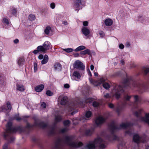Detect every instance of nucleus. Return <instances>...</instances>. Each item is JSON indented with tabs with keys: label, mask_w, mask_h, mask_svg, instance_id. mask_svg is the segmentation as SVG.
Returning <instances> with one entry per match:
<instances>
[{
	"label": "nucleus",
	"mask_w": 149,
	"mask_h": 149,
	"mask_svg": "<svg viewBox=\"0 0 149 149\" xmlns=\"http://www.w3.org/2000/svg\"><path fill=\"white\" fill-rule=\"evenodd\" d=\"M96 147L93 141L90 142L85 147L87 149H95Z\"/></svg>",
	"instance_id": "f8f14e48"
},
{
	"label": "nucleus",
	"mask_w": 149,
	"mask_h": 149,
	"mask_svg": "<svg viewBox=\"0 0 149 149\" xmlns=\"http://www.w3.org/2000/svg\"><path fill=\"white\" fill-rule=\"evenodd\" d=\"M131 97V96L129 95L128 94H126L124 96V99L126 101H129Z\"/></svg>",
	"instance_id": "c85d7f7f"
},
{
	"label": "nucleus",
	"mask_w": 149,
	"mask_h": 149,
	"mask_svg": "<svg viewBox=\"0 0 149 149\" xmlns=\"http://www.w3.org/2000/svg\"><path fill=\"white\" fill-rule=\"evenodd\" d=\"M144 73L146 74L149 72V68L148 67H144L143 68Z\"/></svg>",
	"instance_id": "e433bc0d"
},
{
	"label": "nucleus",
	"mask_w": 149,
	"mask_h": 149,
	"mask_svg": "<svg viewBox=\"0 0 149 149\" xmlns=\"http://www.w3.org/2000/svg\"><path fill=\"white\" fill-rule=\"evenodd\" d=\"M133 124L131 123L128 122L125 123H122L119 126H118L116 124L113 123L110 124L109 127L112 132L114 131L122 128H129L128 131H125V133L130 135H131L134 132L133 130L130 128L131 126Z\"/></svg>",
	"instance_id": "f03ea898"
},
{
	"label": "nucleus",
	"mask_w": 149,
	"mask_h": 149,
	"mask_svg": "<svg viewBox=\"0 0 149 149\" xmlns=\"http://www.w3.org/2000/svg\"><path fill=\"white\" fill-rule=\"evenodd\" d=\"M83 34L85 36H88L90 33V30L87 28L84 27L81 29Z\"/></svg>",
	"instance_id": "dca6fc26"
},
{
	"label": "nucleus",
	"mask_w": 149,
	"mask_h": 149,
	"mask_svg": "<svg viewBox=\"0 0 149 149\" xmlns=\"http://www.w3.org/2000/svg\"><path fill=\"white\" fill-rule=\"evenodd\" d=\"M17 89L18 90L20 91H23L24 90V87L22 85L17 84Z\"/></svg>",
	"instance_id": "5701e85b"
},
{
	"label": "nucleus",
	"mask_w": 149,
	"mask_h": 149,
	"mask_svg": "<svg viewBox=\"0 0 149 149\" xmlns=\"http://www.w3.org/2000/svg\"><path fill=\"white\" fill-rule=\"evenodd\" d=\"M110 96L109 93H107L104 95V97L106 98H108L110 97Z\"/></svg>",
	"instance_id": "864d4df0"
},
{
	"label": "nucleus",
	"mask_w": 149,
	"mask_h": 149,
	"mask_svg": "<svg viewBox=\"0 0 149 149\" xmlns=\"http://www.w3.org/2000/svg\"><path fill=\"white\" fill-rule=\"evenodd\" d=\"M6 105L8 109L10 111L12 109V106L10 102L9 101H7L6 102Z\"/></svg>",
	"instance_id": "f704fd0d"
},
{
	"label": "nucleus",
	"mask_w": 149,
	"mask_h": 149,
	"mask_svg": "<svg viewBox=\"0 0 149 149\" xmlns=\"http://www.w3.org/2000/svg\"><path fill=\"white\" fill-rule=\"evenodd\" d=\"M73 66L74 68L82 70H84L85 68V67L83 63L78 60H77L74 62Z\"/></svg>",
	"instance_id": "6e6552de"
},
{
	"label": "nucleus",
	"mask_w": 149,
	"mask_h": 149,
	"mask_svg": "<svg viewBox=\"0 0 149 149\" xmlns=\"http://www.w3.org/2000/svg\"><path fill=\"white\" fill-rule=\"evenodd\" d=\"M93 130H90L88 129L86 130L85 131L86 134L87 135H91L93 133Z\"/></svg>",
	"instance_id": "c756f323"
},
{
	"label": "nucleus",
	"mask_w": 149,
	"mask_h": 149,
	"mask_svg": "<svg viewBox=\"0 0 149 149\" xmlns=\"http://www.w3.org/2000/svg\"><path fill=\"white\" fill-rule=\"evenodd\" d=\"M55 6V4L54 3H52L50 4V7L52 9H54Z\"/></svg>",
	"instance_id": "8fccbe9b"
},
{
	"label": "nucleus",
	"mask_w": 149,
	"mask_h": 149,
	"mask_svg": "<svg viewBox=\"0 0 149 149\" xmlns=\"http://www.w3.org/2000/svg\"><path fill=\"white\" fill-rule=\"evenodd\" d=\"M133 140L135 143L138 144L140 142L145 143L146 142V140H143L142 138L137 134L134 135Z\"/></svg>",
	"instance_id": "1a4fd4ad"
},
{
	"label": "nucleus",
	"mask_w": 149,
	"mask_h": 149,
	"mask_svg": "<svg viewBox=\"0 0 149 149\" xmlns=\"http://www.w3.org/2000/svg\"><path fill=\"white\" fill-rule=\"evenodd\" d=\"M34 70L35 71L37 69V64L36 63H35L34 64Z\"/></svg>",
	"instance_id": "09e8293b"
},
{
	"label": "nucleus",
	"mask_w": 149,
	"mask_h": 149,
	"mask_svg": "<svg viewBox=\"0 0 149 149\" xmlns=\"http://www.w3.org/2000/svg\"><path fill=\"white\" fill-rule=\"evenodd\" d=\"M106 119L104 117L99 116L95 120V123L97 125L102 124L105 122Z\"/></svg>",
	"instance_id": "9d476101"
},
{
	"label": "nucleus",
	"mask_w": 149,
	"mask_h": 149,
	"mask_svg": "<svg viewBox=\"0 0 149 149\" xmlns=\"http://www.w3.org/2000/svg\"><path fill=\"white\" fill-rule=\"evenodd\" d=\"M74 56L75 57H78L79 55V54L78 53H75V54H74Z\"/></svg>",
	"instance_id": "338daca9"
},
{
	"label": "nucleus",
	"mask_w": 149,
	"mask_h": 149,
	"mask_svg": "<svg viewBox=\"0 0 149 149\" xmlns=\"http://www.w3.org/2000/svg\"><path fill=\"white\" fill-rule=\"evenodd\" d=\"M36 19V17L33 14H30L29 15V20L33 21L34 20Z\"/></svg>",
	"instance_id": "cd10ccee"
},
{
	"label": "nucleus",
	"mask_w": 149,
	"mask_h": 149,
	"mask_svg": "<svg viewBox=\"0 0 149 149\" xmlns=\"http://www.w3.org/2000/svg\"><path fill=\"white\" fill-rule=\"evenodd\" d=\"M120 111L121 109H120L119 107H118L116 109V111L118 114L120 112Z\"/></svg>",
	"instance_id": "052dcab7"
},
{
	"label": "nucleus",
	"mask_w": 149,
	"mask_h": 149,
	"mask_svg": "<svg viewBox=\"0 0 149 149\" xmlns=\"http://www.w3.org/2000/svg\"><path fill=\"white\" fill-rule=\"evenodd\" d=\"M3 21L4 22L6 23V24H9L8 20L7 19L5 18L3 19Z\"/></svg>",
	"instance_id": "79ce46f5"
},
{
	"label": "nucleus",
	"mask_w": 149,
	"mask_h": 149,
	"mask_svg": "<svg viewBox=\"0 0 149 149\" xmlns=\"http://www.w3.org/2000/svg\"><path fill=\"white\" fill-rule=\"evenodd\" d=\"M29 117V116H22L21 118L19 117H17L16 118V119L17 121H19L21 120H23L24 121H26L27 120V118Z\"/></svg>",
	"instance_id": "412c9836"
},
{
	"label": "nucleus",
	"mask_w": 149,
	"mask_h": 149,
	"mask_svg": "<svg viewBox=\"0 0 149 149\" xmlns=\"http://www.w3.org/2000/svg\"><path fill=\"white\" fill-rule=\"evenodd\" d=\"M73 137L71 136H65L61 139H57L55 143L54 147L55 149H63L62 147L64 145H67L74 148H78L83 146L81 142L73 141Z\"/></svg>",
	"instance_id": "f257e3e1"
},
{
	"label": "nucleus",
	"mask_w": 149,
	"mask_h": 149,
	"mask_svg": "<svg viewBox=\"0 0 149 149\" xmlns=\"http://www.w3.org/2000/svg\"><path fill=\"white\" fill-rule=\"evenodd\" d=\"M123 92V87L120 86H116L115 89L112 91L113 95L116 98L118 99L120 97L121 94Z\"/></svg>",
	"instance_id": "423d86ee"
},
{
	"label": "nucleus",
	"mask_w": 149,
	"mask_h": 149,
	"mask_svg": "<svg viewBox=\"0 0 149 149\" xmlns=\"http://www.w3.org/2000/svg\"><path fill=\"white\" fill-rule=\"evenodd\" d=\"M51 44L49 42L46 41H45L43 44L42 45L39 46H38V49L40 50L42 52H45V51L51 48Z\"/></svg>",
	"instance_id": "0eeeda50"
},
{
	"label": "nucleus",
	"mask_w": 149,
	"mask_h": 149,
	"mask_svg": "<svg viewBox=\"0 0 149 149\" xmlns=\"http://www.w3.org/2000/svg\"><path fill=\"white\" fill-rule=\"evenodd\" d=\"M67 130V128H63L60 130V132L62 133H64Z\"/></svg>",
	"instance_id": "c03bdc74"
},
{
	"label": "nucleus",
	"mask_w": 149,
	"mask_h": 149,
	"mask_svg": "<svg viewBox=\"0 0 149 149\" xmlns=\"http://www.w3.org/2000/svg\"><path fill=\"white\" fill-rule=\"evenodd\" d=\"M61 120V116H55V121L56 122H58Z\"/></svg>",
	"instance_id": "72a5a7b5"
},
{
	"label": "nucleus",
	"mask_w": 149,
	"mask_h": 149,
	"mask_svg": "<svg viewBox=\"0 0 149 149\" xmlns=\"http://www.w3.org/2000/svg\"><path fill=\"white\" fill-rule=\"evenodd\" d=\"M51 30V28L49 26H47L44 31L46 35H48L49 33V31Z\"/></svg>",
	"instance_id": "bb28decb"
},
{
	"label": "nucleus",
	"mask_w": 149,
	"mask_h": 149,
	"mask_svg": "<svg viewBox=\"0 0 149 149\" xmlns=\"http://www.w3.org/2000/svg\"><path fill=\"white\" fill-rule=\"evenodd\" d=\"M54 68L56 70H60L61 68V65L60 64L56 63L54 65Z\"/></svg>",
	"instance_id": "b1692460"
},
{
	"label": "nucleus",
	"mask_w": 149,
	"mask_h": 149,
	"mask_svg": "<svg viewBox=\"0 0 149 149\" xmlns=\"http://www.w3.org/2000/svg\"><path fill=\"white\" fill-rule=\"evenodd\" d=\"M10 140L9 141L10 143H12L14 141L15 138H10Z\"/></svg>",
	"instance_id": "680f3d73"
},
{
	"label": "nucleus",
	"mask_w": 149,
	"mask_h": 149,
	"mask_svg": "<svg viewBox=\"0 0 149 149\" xmlns=\"http://www.w3.org/2000/svg\"><path fill=\"white\" fill-rule=\"evenodd\" d=\"M91 69V70H93L94 69V66L93 65H91L90 66Z\"/></svg>",
	"instance_id": "0e129e2a"
},
{
	"label": "nucleus",
	"mask_w": 149,
	"mask_h": 149,
	"mask_svg": "<svg viewBox=\"0 0 149 149\" xmlns=\"http://www.w3.org/2000/svg\"><path fill=\"white\" fill-rule=\"evenodd\" d=\"M93 107H97L99 105V103L95 101L93 102Z\"/></svg>",
	"instance_id": "a19ab883"
},
{
	"label": "nucleus",
	"mask_w": 149,
	"mask_h": 149,
	"mask_svg": "<svg viewBox=\"0 0 149 149\" xmlns=\"http://www.w3.org/2000/svg\"><path fill=\"white\" fill-rule=\"evenodd\" d=\"M113 21L110 19H106L104 21V23L107 26H111L113 24Z\"/></svg>",
	"instance_id": "f3484780"
},
{
	"label": "nucleus",
	"mask_w": 149,
	"mask_h": 149,
	"mask_svg": "<svg viewBox=\"0 0 149 149\" xmlns=\"http://www.w3.org/2000/svg\"><path fill=\"white\" fill-rule=\"evenodd\" d=\"M108 106L109 107L111 108H113L114 107V105L112 103H109L108 104Z\"/></svg>",
	"instance_id": "6e6d98bb"
},
{
	"label": "nucleus",
	"mask_w": 149,
	"mask_h": 149,
	"mask_svg": "<svg viewBox=\"0 0 149 149\" xmlns=\"http://www.w3.org/2000/svg\"><path fill=\"white\" fill-rule=\"evenodd\" d=\"M81 4V0H75L74 2L73 7L76 9L77 10H78L79 9L80 5Z\"/></svg>",
	"instance_id": "4468645a"
},
{
	"label": "nucleus",
	"mask_w": 149,
	"mask_h": 149,
	"mask_svg": "<svg viewBox=\"0 0 149 149\" xmlns=\"http://www.w3.org/2000/svg\"><path fill=\"white\" fill-rule=\"evenodd\" d=\"M64 87L65 88H68L70 87V85L68 84H64Z\"/></svg>",
	"instance_id": "13d9d810"
},
{
	"label": "nucleus",
	"mask_w": 149,
	"mask_h": 149,
	"mask_svg": "<svg viewBox=\"0 0 149 149\" xmlns=\"http://www.w3.org/2000/svg\"><path fill=\"white\" fill-rule=\"evenodd\" d=\"M88 22L87 21H84L83 22V25L84 26H87L88 25Z\"/></svg>",
	"instance_id": "603ef678"
},
{
	"label": "nucleus",
	"mask_w": 149,
	"mask_h": 149,
	"mask_svg": "<svg viewBox=\"0 0 149 149\" xmlns=\"http://www.w3.org/2000/svg\"><path fill=\"white\" fill-rule=\"evenodd\" d=\"M12 14L14 15L16 14L17 13L16 10L15 9L13 8H12Z\"/></svg>",
	"instance_id": "de8ad7c7"
},
{
	"label": "nucleus",
	"mask_w": 149,
	"mask_h": 149,
	"mask_svg": "<svg viewBox=\"0 0 149 149\" xmlns=\"http://www.w3.org/2000/svg\"><path fill=\"white\" fill-rule=\"evenodd\" d=\"M135 104H136L137 103L140 102L138 96L137 95H136L134 96Z\"/></svg>",
	"instance_id": "2f4dec72"
},
{
	"label": "nucleus",
	"mask_w": 149,
	"mask_h": 149,
	"mask_svg": "<svg viewBox=\"0 0 149 149\" xmlns=\"http://www.w3.org/2000/svg\"><path fill=\"white\" fill-rule=\"evenodd\" d=\"M63 124L65 126H67L70 123V121L69 120H66L63 122Z\"/></svg>",
	"instance_id": "ea45409f"
},
{
	"label": "nucleus",
	"mask_w": 149,
	"mask_h": 149,
	"mask_svg": "<svg viewBox=\"0 0 149 149\" xmlns=\"http://www.w3.org/2000/svg\"><path fill=\"white\" fill-rule=\"evenodd\" d=\"M41 106L42 108H45L46 107V104L45 102H43L41 105Z\"/></svg>",
	"instance_id": "49530a36"
},
{
	"label": "nucleus",
	"mask_w": 149,
	"mask_h": 149,
	"mask_svg": "<svg viewBox=\"0 0 149 149\" xmlns=\"http://www.w3.org/2000/svg\"><path fill=\"white\" fill-rule=\"evenodd\" d=\"M105 80L104 78H101L100 79L98 85L102 84L103 87L106 89H108L110 88V85L108 83L105 82Z\"/></svg>",
	"instance_id": "9b49d317"
},
{
	"label": "nucleus",
	"mask_w": 149,
	"mask_h": 149,
	"mask_svg": "<svg viewBox=\"0 0 149 149\" xmlns=\"http://www.w3.org/2000/svg\"><path fill=\"white\" fill-rule=\"evenodd\" d=\"M73 76L77 79H80L81 76L79 72L77 71H74L73 73Z\"/></svg>",
	"instance_id": "4be33fe9"
},
{
	"label": "nucleus",
	"mask_w": 149,
	"mask_h": 149,
	"mask_svg": "<svg viewBox=\"0 0 149 149\" xmlns=\"http://www.w3.org/2000/svg\"><path fill=\"white\" fill-rule=\"evenodd\" d=\"M8 143H6L3 146V149H7Z\"/></svg>",
	"instance_id": "4d7b16f0"
},
{
	"label": "nucleus",
	"mask_w": 149,
	"mask_h": 149,
	"mask_svg": "<svg viewBox=\"0 0 149 149\" xmlns=\"http://www.w3.org/2000/svg\"><path fill=\"white\" fill-rule=\"evenodd\" d=\"M55 132L54 129L53 128L49 131L48 133L49 135H52L54 134Z\"/></svg>",
	"instance_id": "58836bf2"
},
{
	"label": "nucleus",
	"mask_w": 149,
	"mask_h": 149,
	"mask_svg": "<svg viewBox=\"0 0 149 149\" xmlns=\"http://www.w3.org/2000/svg\"><path fill=\"white\" fill-rule=\"evenodd\" d=\"M124 47V46L122 44H120L119 45V48L121 49H123Z\"/></svg>",
	"instance_id": "5fc2aeb1"
},
{
	"label": "nucleus",
	"mask_w": 149,
	"mask_h": 149,
	"mask_svg": "<svg viewBox=\"0 0 149 149\" xmlns=\"http://www.w3.org/2000/svg\"><path fill=\"white\" fill-rule=\"evenodd\" d=\"M46 94L48 96H51L53 95V93L51 91L48 90L46 91Z\"/></svg>",
	"instance_id": "4c0bfd02"
},
{
	"label": "nucleus",
	"mask_w": 149,
	"mask_h": 149,
	"mask_svg": "<svg viewBox=\"0 0 149 149\" xmlns=\"http://www.w3.org/2000/svg\"><path fill=\"white\" fill-rule=\"evenodd\" d=\"M38 58L39 59L41 60L43 58V56L42 54H40L38 56Z\"/></svg>",
	"instance_id": "bf43d9fd"
},
{
	"label": "nucleus",
	"mask_w": 149,
	"mask_h": 149,
	"mask_svg": "<svg viewBox=\"0 0 149 149\" xmlns=\"http://www.w3.org/2000/svg\"><path fill=\"white\" fill-rule=\"evenodd\" d=\"M86 48V47L85 46L83 45H81L78 47L77 48L75 49H74V51L76 52H77L79 51L85 49Z\"/></svg>",
	"instance_id": "393cba45"
},
{
	"label": "nucleus",
	"mask_w": 149,
	"mask_h": 149,
	"mask_svg": "<svg viewBox=\"0 0 149 149\" xmlns=\"http://www.w3.org/2000/svg\"><path fill=\"white\" fill-rule=\"evenodd\" d=\"M128 81L129 80L128 79H126L124 80V84L125 85V86H126V84L128 83Z\"/></svg>",
	"instance_id": "3c124183"
},
{
	"label": "nucleus",
	"mask_w": 149,
	"mask_h": 149,
	"mask_svg": "<svg viewBox=\"0 0 149 149\" xmlns=\"http://www.w3.org/2000/svg\"><path fill=\"white\" fill-rule=\"evenodd\" d=\"M92 115V113L91 111H87L86 112V118H88L90 117Z\"/></svg>",
	"instance_id": "473e14b6"
},
{
	"label": "nucleus",
	"mask_w": 149,
	"mask_h": 149,
	"mask_svg": "<svg viewBox=\"0 0 149 149\" xmlns=\"http://www.w3.org/2000/svg\"><path fill=\"white\" fill-rule=\"evenodd\" d=\"M142 111V110L140 109L138 111H136L133 113L134 116L137 117H139L140 119L143 121L148 124L149 125V113L146 114L145 117H141V115Z\"/></svg>",
	"instance_id": "39448f33"
},
{
	"label": "nucleus",
	"mask_w": 149,
	"mask_h": 149,
	"mask_svg": "<svg viewBox=\"0 0 149 149\" xmlns=\"http://www.w3.org/2000/svg\"><path fill=\"white\" fill-rule=\"evenodd\" d=\"M99 34L101 37L103 38L104 36V33L102 31H101L99 32Z\"/></svg>",
	"instance_id": "a18cd8bd"
},
{
	"label": "nucleus",
	"mask_w": 149,
	"mask_h": 149,
	"mask_svg": "<svg viewBox=\"0 0 149 149\" xmlns=\"http://www.w3.org/2000/svg\"><path fill=\"white\" fill-rule=\"evenodd\" d=\"M37 50H35L33 51V52L34 54H36L38 53L39 52H42V51L40 50V49H38V47H37ZM40 50H41V49H40Z\"/></svg>",
	"instance_id": "37998d69"
},
{
	"label": "nucleus",
	"mask_w": 149,
	"mask_h": 149,
	"mask_svg": "<svg viewBox=\"0 0 149 149\" xmlns=\"http://www.w3.org/2000/svg\"><path fill=\"white\" fill-rule=\"evenodd\" d=\"M80 54H82L83 55H85L86 54L90 55L91 54V52L90 50L89 49H87L81 52Z\"/></svg>",
	"instance_id": "aec40b11"
},
{
	"label": "nucleus",
	"mask_w": 149,
	"mask_h": 149,
	"mask_svg": "<svg viewBox=\"0 0 149 149\" xmlns=\"http://www.w3.org/2000/svg\"><path fill=\"white\" fill-rule=\"evenodd\" d=\"M49 58L48 56L47 55H45L43 60L41 61V63L44 64L47 63L48 61Z\"/></svg>",
	"instance_id": "6ab92c4d"
},
{
	"label": "nucleus",
	"mask_w": 149,
	"mask_h": 149,
	"mask_svg": "<svg viewBox=\"0 0 149 149\" xmlns=\"http://www.w3.org/2000/svg\"><path fill=\"white\" fill-rule=\"evenodd\" d=\"M62 23L65 25H66L68 24L67 22L66 21L63 22Z\"/></svg>",
	"instance_id": "69168bd1"
},
{
	"label": "nucleus",
	"mask_w": 149,
	"mask_h": 149,
	"mask_svg": "<svg viewBox=\"0 0 149 149\" xmlns=\"http://www.w3.org/2000/svg\"><path fill=\"white\" fill-rule=\"evenodd\" d=\"M90 82L95 86H97L98 85L99 81H94L92 79H89Z\"/></svg>",
	"instance_id": "a878e982"
},
{
	"label": "nucleus",
	"mask_w": 149,
	"mask_h": 149,
	"mask_svg": "<svg viewBox=\"0 0 149 149\" xmlns=\"http://www.w3.org/2000/svg\"><path fill=\"white\" fill-rule=\"evenodd\" d=\"M35 125L37 126L43 128H45L47 126V124L43 122H36Z\"/></svg>",
	"instance_id": "2eb2a0df"
},
{
	"label": "nucleus",
	"mask_w": 149,
	"mask_h": 149,
	"mask_svg": "<svg viewBox=\"0 0 149 149\" xmlns=\"http://www.w3.org/2000/svg\"><path fill=\"white\" fill-rule=\"evenodd\" d=\"M96 147H98L102 149H104L106 147V142L101 138L98 137L93 141Z\"/></svg>",
	"instance_id": "20e7f679"
},
{
	"label": "nucleus",
	"mask_w": 149,
	"mask_h": 149,
	"mask_svg": "<svg viewBox=\"0 0 149 149\" xmlns=\"http://www.w3.org/2000/svg\"><path fill=\"white\" fill-rule=\"evenodd\" d=\"M12 123L11 122H8L6 126V132L4 133V137L6 139V137L8 135V133H14L18 131H22V128L21 127H12Z\"/></svg>",
	"instance_id": "7ed1b4c3"
},
{
	"label": "nucleus",
	"mask_w": 149,
	"mask_h": 149,
	"mask_svg": "<svg viewBox=\"0 0 149 149\" xmlns=\"http://www.w3.org/2000/svg\"><path fill=\"white\" fill-rule=\"evenodd\" d=\"M14 42L15 43H17L19 42V40L18 39H16L14 40Z\"/></svg>",
	"instance_id": "e2e57ef3"
},
{
	"label": "nucleus",
	"mask_w": 149,
	"mask_h": 149,
	"mask_svg": "<svg viewBox=\"0 0 149 149\" xmlns=\"http://www.w3.org/2000/svg\"><path fill=\"white\" fill-rule=\"evenodd\" d=\"M61 98L60 101L61 104L62 105H65L67 102V97L66 96H64L62 97L61 96H60L58 97V100H59Z\"/></svg>",
	"instance_id": "ddd939ff"
},
{
	"label": "nucleus",
	"mask_w": 149,
	"mask_h": 149,
	"mask_svg": "<svg viewBox=\"0 0 149 149\" xmlns=\"http://www.w3.org/2000/svg\"><path fill=\"white\" fill-rule=\"evenodd\" d=\"M120 63H121L122 65H123L125 63L124 61L123 60H121Z\"/></svg>",
	"instance_id": "774afa93"
},
{
	"label": "nucleus",
	"mask_w": 149,
	"mask_h": 149,
	"mask_svg": "<svg viewBox=\"0 0 149 149\" xmlns=\"http://www.w3.org/2000/svg\"><path fill=\"white\" fill-rule=\"evenodd\" d=\"M63 50L65 52L68 53L72 52L73 51V49L71 48L63 49Z\"/></svg>",
	"instance_id": "c9c22d12"
},
{
	"label": "nucleus",
	"mask_w": 149,
	"mask_h": 149,
	"mask_svg": "<svg viewBox=\"0 0 149 149\" xmlns=\"http://www.w3.org/2000/svg\"><path fill=\"white\" fill-rule=\"evenodd\" d=\"M24 60L22 58H20L18 60V64L19 65H22L24 62Z\"/></svg>",
	"instance_id": "7c9ffc66"
},
{
	"label": "nucleus",
	"mask_w": 149,
	"mask_h": 149,
	"mask_svg": "<svg viewBox=\"0 0 149 149\" xmlns=\"http://www.w3.org/2000/svg\"><path fill=\"white\" fill-rule=\"evenodd\" d=\"M44 88V85L42 84H40L36 87L35 90L37 92H40L43 90Z\"/></svg>",
	"instance_id": "a211bd4d"
}]
</instances>
